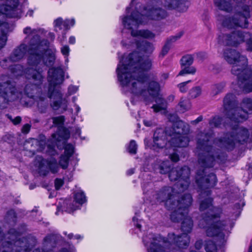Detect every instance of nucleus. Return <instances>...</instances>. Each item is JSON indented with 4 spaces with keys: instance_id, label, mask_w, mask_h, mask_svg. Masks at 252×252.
<instances>
[{
    "instance_id": "obj_1",
    "label": "nucleus",
    "mask_w": 252,
    "mask_h": 252,
    "mask_svg": "<svg viewBox=\"0 0 252 252\" xmlns=\"http://www.w3.org/2000/svg\"><path fill=\"white\" fill-rule=\"evenodd\" d=\"M211 136V133L201 132L197 137L196 153L198 156V165L201 168L196 173V183L200 197L202 198L206 197L200 204V211L205 212L203 214L202 219L199 220L198 225L201 228L206 229L208 236H217L221 243H223L225 235L228 234L234 223L229 219L220 221L215 220L220 217L221 211L220 208L213 206V199L210 197L211 191L209 189L216 185L217 177L213 173L206 176V170L212 167L216 162L224 159L225 156L222 150L231 151L236 143L243 144L248 139L249 133L246 128L235 125L232 127L231 132L224 133L223 136L214 139V145L221 150H216L209 145Z\"/></svg>"
},
{
    "instance_id": "obj_2",
    "label": "nucleus",
    "mask_w": 252,
    "mask_h": 252,
    "mask_svg": "<svg viewBox=\"0 0 252 252\" xmlns=\"http://www.w3.org/2000/svg\"><path fill=\"white\" fill-rule=\"evenodd\" d=\"M152 65V61L148 57H142L139 52H134L126 59L123 57L116 69L123 91L130 92L146 104L151 101L152 98L158 95L160 90L159 84L150 81V76L145 73Z\"/></svg>"
},
{
    "instance_id": "obj_3",
    "label": "nucleus",
    "mask_w": 252,
    "mask_h": 252,
    "mask_svg": "<svg viewBox=\"0 0 252 252\" xmlns=\"http://www.w3.org/2000/svg\"><path fill=\"white\" fill-rule=\"evenodd\" d=\"M23 32L26 34L24 42L17 46L9 55V61L11 63L18 62L22 60L28 52L30 56V44L32 41L35 44L34 50L39 54L42 55L41 63L47 66H52L55 61V55L53 52L48 50L49 43L46 39L41 40L37 33V30L27 27L23 30ZM29 59H28V60Z\"/></svg>"
},
{
    "instance_id": "obj_4",
    "label": "nucleus",
    "mask_w": 252,
    "mask_h": 252,
    "mask_svg": "<svg viewBox=\"0 0 252 252\" xmlns=\"http://www.w3.org/2000/svg\"><path fill=\"white\" fill-rule=\"evenodd\" d=\"M167 16V12L163 9L154 6L147 8L145 6L140 8L138 3L130 16H126L122 18V23L124 27L131 30V35L133 36H140L147 39H153L155 34L148 30H136L140 25L147 23L148 19L160 20Z\"/></svg>"
},
{
    "instance_id": "obj_5",
    "label": "nucleus",
    "mask_w": 252,
    "mask_h": 252,
    "mask_svg": "<svg viewBox=\"0 0 252 252\" xmlns=\"http://www.w3.org/2000/svg\"><path fill=\"white\" fill-rule=\"evenodd\" d=\"M49 87L47 96L45 94H41L36 96V101L38 110L41 113H45L48 106L47 97L53 99L51 107L55 110L61 108L65 111L68 106V102L65 98H62L60 85L64 80V72L61 67H52L49 69L47 77Z\"/></svg>"
},
{
    "instance_id": "obj_6",
    "label": "nucleus",
    "mask_w": 252,
    "mask_h": 252,
    "mask_svg": "<svg viewBox=\"0 0 252 252\" xmlns=\"http://www.w3.org/2000/svg\"><path fill=\"white\" fill-rule=\"evenodd\" d=\"M189 241V236L185 233L181 235L169 233L166 241H162L153 233L145 235L143 238L147 252H183L182 249H186Z\"/></svg>"
},
{
    "instance_id": "obj_7",
    "label": "nucleus",
    "mask_w": 252,
    "mask_h": 252,
    "mask_svg": "<svg viewBox=\"0 0 252 252\" xmlns=\"http://www.w3.org/2000/svg\"><path fill=\"white\" fill-rule=\"evenodd\" d=\"M224 59L232 64L231 73L237 77L238 85L246 93L252 92V71L247 66V60L235 49L226 48L223 50Z\"/></svg>"
},
{
    "instance_id": "obj_8",
    "label": "nucleus",
    "mask_w": 252,
    "mask_h": 252,
    "mask_svg": "<svg viewBox=\"0 0 252 252\" xmlns=\"http://www.w3.org/2000/svg\"><path fill=\"white\" fill-rule=\"evenodd\" d=\"M30 56L28 64L32 66L26 70L25 77L30 84L25 88V94L29 97L33 98L37 89L42 84L44 78V71L46 69V65L41 63V54H37L34 50L35 44L33 41L30 44Z\"/></svg>"
},
{
    "instance_id": "obj_9",
    "label": "nucleus",
    "mask_w": 252,
    "mask_h": 252,
    "mask_svg": "<svg viewBox=\"0 0 252 252\" xmlns=\"http://www.w3.org/2000/svg\"><path fill=\"white\" fill-rule=\"evenodd\" d=\"M153 197L158 203H164L168 210H177L183 212L180 213V217L188 212V207H190L192 202V197L190 194L186 193L180 197H177L175 189L170 186H164L157 191Z\"/></svg>"
},
{
    "instance_id": "obj_10",
    "label": "nucleus",
    "mask_w": 252,
    "mask_h": 252,
    "mask_svg": "<svg viewBox=\"0 0 252 252\" xmlns=\"http://www.w3.org/2000/svg\"><path fill=\"white\" fill-rule=\"evenodd\" d=\"M18 5V0H0V49L5 45L7 34L13 30L12 26L6 22L5 16L20 18L22 10Z\"/></svg>"
},
{
    "instance_id": "obj_11",
    "label": "nucleus",
    "mask_w": 252,
    "mask_h": 252,
    "mask_svg": "<svg viewBox=\"0 0 252 252\" xmlns=\"http://www.w3.org/2000/svg\"><path fill=\"white\" fill-rule=\"evenodd\" d=\"M235 13L234 17H224L220 19L222 26L230 29L235 27L247 28L248 19L250 17L252 0H234Z\"/></svg>"
},
{
    "instance_id": "obj_12",
    "label": "nucleus",
    "mask_w": 252,
    "mask_h": 252,
    "mask_svg": "<svg viewBox=\"0 0 252 252\" xmlns=\"http://www.w3.org/2000/svg\"><path fill=\"white\" fill-rule=\"evenodd\" d=\"M238 102L235 94H227L223 99L224 114L231 121L239 123L247 119L246 111H242L238 107Z\"/></svg>"
},
{
    "instance_id": "obj_13",
    "label": "nucleus",
    "mask_w": 252,
    "mask_h": 252,
    "mask_svg": "<svg viewBox=\"0 0 252 252\" xmlns=\"http://www.w3.org/2000/svg\"><path fill=\"white\" fill-rule=\"evenodd\" d=\"M169 135L171 137L169 142L174 147H186L188 146L189 138L188 133L189 131V125L182 121L175 123Z\"/></svg>"
},
{
    "instance_id": "obj_14",
    "label": "nucleus",
    "mask_w": 252,
    "mask_h": 252,
    "mask_svg": "<svg viewBox=\"0 0 252 252\" xmlns=\"http://www.w3.org/2000/svg\"><path fill=\"white\" fill-rule=\"evenodd\" d=\"M34 244L32 238L28 239L18 237L14 241L12 240L6 241L1 243L0 252H26L31 249Z\"/></svg>"
},
{
    "instance_id": "obj_15",
    "label": "nucleus",
    "mask_w": 252,
    "mask_h": 252,
    "mask_svg": "<svg viewBox=\"0 0 252 252\" xmlns=\"http://www.w3.org/2000/svg\"><path fill=\"white\" fill-rule=\"evenodd\" d=\"M22 95L9 81L0 82V109L6 107L9 102L21 98Z\"/></svg>"
},
{
    "instance_id": "obj_16",
    "label": "nucleus",
    "mask_w": 252,
    "mask_h": 252,
    "mask_svg": "<svg viewBox=\"0 0 252 252\" xmlns=\"http://www.w3.org/2000/svg\"><path fill=\"white\" fill-rule=\"evenodd\" d=\"M190 170L188 166L173 168L169 172V178L171 181L178 180L175 187L180 191H184L188 189L190 181Z\"/></svg>"
},
{
    "instance_id": "obj_17",
    "label": "nucleus",
    "mask_w": 252,
    "mask_h": 252,
    "mask_svg": "<svg viewBox=\"0 0 252 252\" xmlns=\"http://www.w3.org/2000/svg\"><path fill=\"white\" fill-rule=\"evenodd\" d=\"M250 36V33L249 32L238 30L220 34L218 36V40L220 44L224 45L237 47L245 42Z\"/></svg>"
},
{
    "instance_id": "obj_18",
    "label": "nucleus",
    "mask_w": 252,
    "mask_h": 252,
    "mask_svg": "<svg viewBox=\"0 0 252 252\" xmlns=\"http://www.w3.org/2000/svg\"><path fill=\"white\" fill-rule=\"evenodd\" d=\"M35 165L38 167L39 173L43 176L46 175L49 171L52 173H57L60 169L56 159L54 158L46 160L37 156L35 160Z\"/></svg>"
},
{
    "instance_id": "obj_19",
    "label": "nucleus",
    "mask_w": 252,
    "mask_h": 252,
    "mask_svg": "<svg viewBox=\"0 0 252 252\" xmlns=\"http://www.w3.org/2000/svg\"><path fill=\"white\" fill-rule=\"evenodd\" d=\"M188 207V212L186 213L183 217H180V213L183 212V210L178 211V209L174 210L170 215V218L172 221L179 222L182 220L181 223V229L184 232V233L188 234L191 232L193 226V221L191 218L188 216L189 208Z\"/></svg>"
},
{
    "instance_id": "obj_20",
    "label": "nucleus",
    "mask_w": 252,
    "mask_h": 252,
    "mask_svg": "<svg viewBox=\"0 0 252 252\" xmlns=\"http://www.w3.org/2000/svg\"><path fill=\"white\" fill-rule=\"evenodd\" d=\"M167 134L169 135L168 129H166L165 131L162 128L157 129L154 134L153 144L149 145L148 139L145 138L144 140L145 146L150 147L155 150L164 148L167 144Z\"/></svg>"
},
{
    "instance_id": "obj_21",
    "label": "nucleus",
    "mask_w": 252,
    "mask_h": 252,
    "mask_svg": "<svg viewBox=\"0 0 252 252\" xmlns=\"http://www.w3.org/2000/svg\"><path fill=\"white\" fill-rule=\"evenodd\" d=\"M75 23L74 19L63 20L62 18L59 17L54 20V25L55 31L59 33L61 32L62 34V37H58V39L61 43H63L64 40L66 31L71 27L73 26Z\"/></svg>"
},
{
    "instance_id": "obj_22",
    "label": "nucleus",
    "mask_w": 252,
    "mask_h": 252,
    "mask_svg": "<svg viewBox=\"0 0 252 252\" xmlns=\"http://www.w3.org/2000/svg\"><path fill=\"white\" fill-rule=\"evenodd\" d=\"M87 201L86 197L84 193L81 190H78L75 192L74 200L72 203L64 202L66 205L65 211L71 213L74 211L80 209V206Z\"/></svg>"
},
{
    "instance_id": "obj_23",
    "label": "nucleus",
    "mask_w": 252,
    "mask_h": 252,
    "mask_svg": "<svg viewBox=\"0 0 252 252\" xmlns=\"http://www.w3.org/2000/svg\"><path fill=\"white\" fill-rule=\"evenodd\" d=\"M64 149V154L61 156L59 164L61 168L65 169L68 167L69 159L74 152V147L70 144H67L65 145Z\"/></svg>"
},
{
    "instance_id": "obj_24",
    "label": "nucleus",
    "mask_w": 252,
    "mask_h": 252,
    "mask_svg": "<svg viewBox=\"0 0 252 252\" xmlns=\"http://www.w3.org/2000/svg\"><path fill=\"white\" fill-rule=\"evenodd\" d=\"M164 5L169 9H176L181 12L187 11L188 8V5L181 0H166Z\"/></svg>"
},
{
    "instance_id": "obj_25",
    "label": "nucleus",
    "mask_w": 252,
    "mask_h": 252,
    "mask_svg": "<svg viewBox=\"0 0 252 252\" xmlns=\"http://www.w3.org/2000/svg\"><path fill=\"white\" fill-rule=\"evenodd\" d=\"M69 131L67 129L64 127L59 128L56 133L52 134V138L51 139L52 141V146L53 147L55 144L56 145L57 142L67 139L69 138Z\"/></svg>"
},
{
    "instance_id": "obj_26",
    "label": "nucleus",
    "mask_w": 252,
    "mask_h": 252,
    "mask_svg": "<svg viewBox=\"0 0 252 252\" xmlns=\"http://www.w3.org/2000/svg\"><path fill=\"white\" fill-rule=\"evenodd\" d=\"M131 36H132V35H131ZM133 37L135 38L134 44H135L136 47L138 49H139L141 50H143V51H144L145 52L147 53H151L153 52V51L154 50V45L152 43H151L148 41H144L143 40H138V39H140L141 37L143 38V37H141L140 36H133ZM143 38H144L143 37Z\"/></svg>"
},
{
    "instance_id": "obj_27",
    "label": "nucleus",
    "mask_w": 252,
    "mask_h": 252,
    "mask_svg": "<svg viewBox=\"0 0 252 252\" xmlns=\"http://www.w3.org/2000/svg\"><path fill=\"white\" fill-rule=\"evenodd\" d=\"M214 3L219 9L227 12L231 11L233 7L230 0H214Z\"/></svg>"
},
{
    "instance_id": "obj_28",
    "label": "nucleus",
    "mask_w": 252,
    "mask_h": 252,
    "mask_svg": "<svg viewBox=\"0 0 252 252\" xmlns=\"http://www.w3.org/2000/svg\"><path fill=\"white\" fill-rule=\"evenodd\" d=\"M21 232H16L14 229H10L7 234H3L1 230V228L0 227V241H1L2 243L6 239V241L12 240L14 241L15 239H16L18 238V237H20Z\"/></svg>"
},
{
    "instance_id": "obj_29",
    "label": "nucleus",
    "mask_w": 252,
    "mask_h": 252,
    "mask_svg": "<svg viewBox=\"0 0 252 252\" xmlns=\"http://www.w3.org/2000/svg\"><path fill=\"white\" fill-rule=\"evenodd\" d=\"M155 168L158 170L160 174H165L167 173L170 170L171 166L169 161H157L155 165Z\"/></svg>"
},
{
    "instance_id": "obj_30",
    "label": "nucleus",
    "mask_w": 252,
    "mask_h": 252,
    "mask_svg": "<svg viewBox=\"0 0 252 252\" xmlns=\"http://www.w3.org/2000/svg\"><path fill=\"white\" fill-rule=\"evenodd\" d=\"M182 35V34H179L168 38L167 39L165 45L162 48L160 55L163 57L166 55L170 49L171 44L180 39Z\"/></svg>"
},
{
    "instance_id": "obj_31",
    "label": "nucleus",
    "mask_w": 252,
    "mask_h": 252,
    "mask_svg": "<svg viewBox=\"0 0 252 252\" xmlns=\"http://www.w3.org/2000/svg\"><path fill=\"white\" fill-rule=\"evenodd\" d=\"M28 65L29 67L24 70L23 66L21 64H13L10 66L9 71L13 76L18 77L22 76L24 74H25V72L27 69L32 67V66L29 64Z\"/></svg>"
},
{
    "instance_id": "obj_32",
    "label": "nucleus",
    "mask_w": 252,
    "mask_h": 252,
    "mask_svg": "<svg viewBox=\"0 0 252 252\" xmlns=\"http://www.w3.org/2000/svg\"><path fill=\"white\" fill-rule=\"evenodd\" d=\"M226 86L225 82H221L212 85L211 88V94L215 96L223 92Z\"/></svg>"
},
{
    "instance_id": "obj_33",
    "label": "nucleus",
    "mask_w": 252,
    "mask_h": 252,
    "mask_svg": "<svg viewBox=\"0 0 252 252\" xmlns=\"http://www.w3.org/2000/svg\"><path fill=\"white\" fill-rule=\"evenodd\" d=\"M156 104L153 105L152 108L154 112H158L162 110H165L167 107L166 101L161 97H158L156 99Z\"/></svg>"
},
{
    "instance_id": "obj_34",
    "label": "nucleus",
    "mask_w": 252,
    "mask_h": 252,
    "mask_svg": "<svg viewBox=\"0 0 252 252\" xmlns=\"http://www.w3.org/2000/svg\"><path fill=\"white\" fill-rule=\"evenodd\" d=\"M45 142L44 141H39L36 139H32L29 141H27L25 145L28 147V144H31V146L37 147V151H42L45 148Z\"/></svg>"
},
{
    "instance_id": "obj_35",
    "label": "nucleus",
    "mask_w": 252,
    "mask_h": 252,
    "mask_svg": "<svg viewBox=\"0 0 252 252\" xmlns=\"http://www.w3.org/2000/svg\"><path fill=\"white\" fill-rule=\"evenodd\" d=\"M181 70L179 72L178 76H184L186 74L193 75L196 71V69L194 66L188 65L181 66Z\"/></svg>"
},
{
    "instance_id": "obj_36",
    "label": "nucleus",
    "mask_w": 252,
    "mask_h": 252,
    "mask_svg": "<svg viewBox=\"0 0 252 252\" xmlns=\"http://www.w3.org/2000/svg\"><path fill=\"white\" fill-rule=\"evenodd\" d=\"M242 111H246L248 114V111L252 110V99L245 98L241 103V107H239Z\"/></svg>"
},
{
    "instance_id": "obj_37",
    "label": "nucleus",
    "mask_w": 252,
    "mask_h": 252,
    "mask_svg": "<svg viewBox=\"0 0 252 252\" xmlns=\"http://www.w3.org/2000/svg\"><path fill=\"white\" fill-rule=\"evenodd\" d=\"M193 62V58L191 55L183 56L180 60L181 66L191 65Z\"/></svg>"
},
{
    "instance_id": "obj_38",
    "label": "nucleus",
    "mask_w": 252,
    "mask_h": 252,
    "mask_svg": "<svg viewBox=\"0 0 252 252\" xmlns=\"http://www.w3.org/2000/svg\"><path fill=\"white\" fill-rule=\"evenodd\" d=\"M5 220L11 225L14 224L16 220L15 212L13 210L8 211L5 216Z\"/></svg>"
},
{
    "instance_id": "obj_39",
    "label": "nucleus",
    "mask_w": 252,
    "mask_h": 252,
    "mask_svg": "<svg viewBox=\"0 0 252 252\" xmlns=\"http://www.w3.org/2000/svg\"><path fill=\"white\" fill-rule=\"evenodd\" d=\"M222 119L218 116L213 117L209 121V124L211 127H219L221 124Z\"/></svg>"
},
{
    "instance_id": "obj_40",
    "label": "nucleus",
    "mask_w": 252,
    "mask_h": 252,
    "mask_svg": "<svg viewBox=\"0 0 252 252\" xmlns=\"http://www.w3.org/2000/svg\"><path fill=\"white\" fill-rule=\"evenodd\" d=\"M178 105L180 107V111L182 113H184L186 111L189 110L190 108V104L189 102L187 100L181 99Z\"/></svg>"
},
{
    "instance_id": "obj_41",
    "label": "nucleus",
    "mask_w": 252,
    "mask_h": 252,
    "mask_svg": "<svg viewBox=\"0 0 252 252\" xmlns=\"http://www.w3.org/2000/svg\"><path fill=\"white\" fill-rule=\"evenodd\" d=\"M53 123L54 125L58 127V129L60 127H63V125L65 120L63 116H60L52 118Z\"/></svg>"
},
{
    "instance_id": "obj_42",
    "label": "nucleus",
    "mask_w": 252,
    "mask_h": 252,
    "mask_svg": "<svg viewBox=\"0 0 252 252\" xmlns=\"http://www.w3.org/2000/svg\"><path fill=\"white\" fill-rule=\"evenodd\" d=\"M201 94V89L200 87H195L192 88L189 92V95L191 98H196Z\"/></svg>"
},
{
    "instance_id": "obj_43",
    "label": "nucleus",
    "mask_w": 252,
    "mask_h": 252,
    "mask_svg": "<svg viewBox=\"0 0 252 252\" xmlns=\"http://www.w3.org/2000/svg\"><path fill=\"white\" fill-rule=\"evenodd\" d=\"M205 249L206 252H217L216 246L212 241L206 242Z\"/></svg>"
},
{
    "instance_id": "obj_44",
    "label": "nucleus",
    "mask_w": 252,
    "mask_h": 252,
    "mask_svg": "<svg viewBox=\"0 0 252 252\" xmlns=\"http://www.w3.org/2000/svg\"><path fill=\"white\" fill-rule=\"evenodd\" d=\"M137 145L136 142L133 140H131L127 148L128 152L131 154H135L137 152Z\"/></svg>"
},
{
    "instance_id": "obj_45",
    "label": "nucleus",
    "mask_w": 252,
    "mask_h": 252,
    "mask_svg": "<svg viewBox=\"0 0 252 252\" xmlns=\"http://www.w3.org/2000/svg\"><path fill=\"white\" fill-rule=\"evenodd\" d=\"M61 51L62 54L64 56L65 63H67L69 61L68 56L70 52L69 47L67 45H64L61 48Z\"/></svg>"
},
{
    "instance_id": "obj_46",
    "label": "nucleus",
    "mask_w": 252,
    "mask_h": 252,
    "mask_svg": "<svg viewBox=\"0 0 252 252\" xmlns=\"http://www.w3.org/2000/svg\"><path fill=\"white\" fill-rule=\"evenodd\" d=\"M11 62L9 61V57L8 59H4L0 62V65L1 67L4 69H8L10 70V63Z\"/></svg>"
},
{
    "instance_id": "obj_47",
    "label": "nucleus",
    "mask_w": 252,
    "mask_h": 252,
    "mask_svg": "<svg viewBox=\"0 0 252 252\" xmlns=\"http://www.w3.org/2000/svg\"><path fill=\"white\" fill-rule=\"evenodd\" d=\"M153 184L152 183H143L142 185V188L144 194H147L149 190L152 188Z\"/></svg>"
},
{
    "instance_id": "obj_48",
    "label": "nucleus",
    "mask_w": 252,
    "mask_h": 252,
    "mask_svg": "<svg viewBox=\"0 0 252 252\" xmlns=\"http://www.w3.org/2000/svg\"><path fill=\"white\" fill-rule=\"evenodd\" d=\"M190 82L191 80H188L187 81L179 84L178 85V87L179 88L180 91L181 93H186L188 89L187 85Z\"/></svg>"
},
{
    "instance_id": "obj_49",
    "label": "nucleus",
    "mask_w": 252,
    "mask_h": 252,
    "mask_svg": "<svg viewBox=\"0 0 252 252\" xmlns=\"http://www.w3.org/2000/svg\"><path fill=\"white\" fill-rule=\"evenodd\" d=\"M78 88L74 85H70L68 88L67 95H71L77 92Z\"/></svg>"
},
{
    "instance_id": "obj_50",
    "label": "nucleus",
    "mask_w": 252,
    "mask_h": 252,
    "mask_svg": "<svg viewBox=\"0 0 252 252\" xmlns=\"http://www.w3.org/2000/svg\"><path fill=\"white\" fill-rule=\"evenodd\" d=\"M246 43V48L249 51H252V36L250 34V37L245 40Z\"/></svg>"
},
{
    "instance_id": "obj_51",
    "label": "nucleus",
    "mask_w": 252,
    "mask_h": 252,
    "mask_svg": "<svg viewBox=\"0 0 252 252\" xmlns=\"http://www.w3.org/2000/svg\"><path fill=\"white\" fill-rule=\"evenodd\" d=\"M63 184V181L60 179H56L55 181V187L56 190L59 189Z\"/></svg>"
},
{
    "instance_id": "obj_52",
    "label": "nucleus",
    "mask_w": 252,
    "mask_h": 252,
    "mask_svg": "<svg viewBox=\"0 0 252 252\" xmlns=\"http://www.w3.org/2000/svg\"><path fill=\"white\" fill-rule=\"evenodd\" d=\"M136 216L133 217L132 220L134 223V224L139 229L141 228V225L139 223L141 221L140 220L139 222L138 221V219L137 217V213L135 214Z\"/></svg>"
},
{
    "instance_id": "obj_53",
    "label": "nucleus",
    "mask_w": 252,
    "mask_h": 252,
    "mask_svg": "<svg viewBox=\"0 0 252 252\" xmlns=\"http://www.w3.org/2000/svg\"><path fill=\"white\" fill-rule=\"evenodd\" d=\"M169 158L173 162H177L179 160V157L178 155L175 153H173L170 155Z\"/></svg>"
},
{
    "instance_id": "obj_54",
    "label": "nucleus",
    "mask_w": 252,
    "mask_h": 252,
    "mask_svg": "<svg viewBox=\"0 0 252 252\" xmlns=\"http://www.w3.org/2000/svg\"><path fill=\"white\" fill-rule=\"evenodd\" d=\"M30 129L31 125L28 124H25L22 128V132L23 133H28L30 131Z\"/></svg>"
},
{
    "instance_id": "obj_55",
    "label": "nucleus",
    "mask_w": 252,
    "mask_h": 252,
    "mask_svg": "<svg viewBox=\"0 0 252 252\" xmlns=\"http://www.w3.org/2000/svg\"><path fill=\"white\" fill-rule=\"evenodd\" d=\"M169 77L168 73H163L161 74L160 77V82L162 83L163 81L167 80Z\"/></svg>"
},
{
    "instance_id": "obj_56",
    "label": "nucleus",
    "mask_w": 252,
    "mask_h": 252,
    "mask_svg": "<svg viewBox=\"0 0 252 252\" xmlns=\"http://www.w3.org/2000/svg\"><path fill=\"white\" fill-rule=\"evenodd\" d=\"M203 120V117L202 116H199L196 119L191 121L190 123L192 125H196L198 123L201 122Z\"/></svg>"
},
{
    "instance_id": "obj_57",
    "label": "nucleus",
    "mask_w": 252,
    "mask_h": 252,
    "mask_svg": "<svg viewBox=\"0 0 252 252\" xmlns=\"http://www.w3.org/2000/svg\"><path fill=\"white\" fill-rule=\"evenodd\" d=\"M11 121L14 125H17L21 122V118L20 116H17L14 119L11 120Z\"/></svg>"
},
{
    "instance_id": "obj_58",
    "label": "nucleus",
    "mask_w": 252,
    "mask_h": 252,
    "mask_svg": "<svg viewBox=\"0 0 252 252\" xmlns=\"http://www.w3.org/2000/svg\"><path fill=\"white\" fill-rule=\"evenodd\" d=\"M202 244H203L202 240H199L196 242V243L195 244V247L196 249L199 250L202 247Z\"/></svg>"
},
{
    "instance_id": "obj_59",
    "label": "nucleus",
    "mask_w": 252,
    "mask_h": 252,
    "mask_svg": "<svg viewBox=\"0 0 252 252\" xmlns=\"http://www.w3.org/2000/svg\"><path fill=\"white\" fill-rule=\"evenodd\" d=\"M144 124L146 126H151L153 125V123L152 121L144 120L143 121Z\"/></svg>"
},
{
    "instance_id": "obj_60",
    "label": "nucleus",
    "mask_w": 252,
    "mask_h": 252,
    "mask_svg": "<svg viewBox=\"0 0 252 252\" xmlns=\"http://www.w3.org/2000/svg\"><path fill=\"white\" fill-rule=\"evenodd\" d=\"M133 2H134V0H132L131 4H130V6L129 7H127L126 10V12L127 13H128L129 12H130V10H133Z\"/></svg>"
},
{
    "instance_id": "obj_61",
    "label": "nucleus",
    "mask_w": 252,
    "mask_h": 252,
    "mask_svg": "<svg viewBox=\"0 0 252 252\" xmlns=\"http://www.w3.org/2000/svg\"><path fill=\"white\" fill-rule=\"evenodd\" d=\"M134 173V168L129 169L126 171V174L129 176L132 175Z\"/></svg>"
},
{
    "instance_id": "obj_62",
    "label": "nucleus",
    "mask_w": 252,
    "mask_h": 252,
    "mask_svg": "<svg viewBox=\"0 0 252 252\" xmlns=\"http://www.w3.org/2000/svg\"><path fill=\"white\" fill-rule=\"evenodd\" d=\"M69 42L70 44H74L75 42V38L74 36H70L69 39Z\"/></svg>"
},
{
    "instance_id": "obj_63",
    "label": "nucleus",
    "mask_w": 252,
    "mask_h": 252,
    "mask_svg": "<svg viewBox=\"0 0 252 252\" xmlns=\"http://www.w3.org/2000/svg\"><path fill=\"white\" fill-rule=\"evenodd\" d=\"M81 134V129L79 127H77L75 128V134L80 136Z\"/></svg>"
},
{
    "instance_id": "obj_64",
    "label": "nucleus",
    "mask_w": 252,
    "mask_h": 252,
    "mask_svg": "<svg viewBox=\"0 0 252 252\" xmlns=\"http://www.w3.org/2000/svg\"><path fill=\"white\" fill-rule=\"evenodd\" d=\"M74 237L76 239H80V240H81L83 238V236H81L80 234H76V235H74Z\"/></svg>"
}]
</instances>
